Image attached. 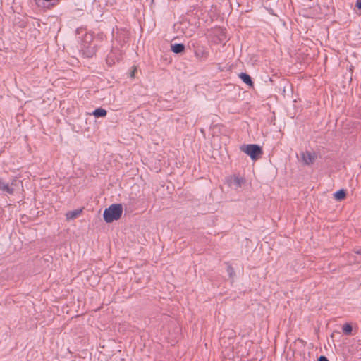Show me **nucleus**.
<instances>
[{
  "mask_svg": "<svg viewBox=\"0 0 361 361\" xmlns=\"http://www.w3.org/2000/svg\"><path fill=\"white\" fill-rule=\"evenodd\" d=\"M123 213L121 204H113L104 209L103 217L106 223H111L121 218Z\"/></svg>",
  "mask_w": 361,
  "mask_h": 361,
  "instance_id": "1",
  "label": "nucleus"
},
{
  "mask_svg": "<svg viewBox=\"0 0 361 361\" xmlns=\"http://www.w3.org/2000/svg\"><path fill=\"white\" fill-rule=\"evenodd\" d=\"M240 149L249 155L252 160L258 159L263 153L262 147L255 144L243 145Z\"/></svg>",
  "mask_w": 361,
  "mask_h": 361,
  "instance_id": "2",
  "label": "nucleus"
},
{
  "mask_svg": "<svg viewBox=\"0 0 361 361\" xmlns=\"http://www.w3.org/2000/svg\"><path fill=\"white\" fill-rule=\"evenodd\" d=\"M300 157L303 164L310 166L315 162L317 154L314 151L306 150L300 152Z\"/></svg>",
  "mask_w": 361,
  "mask_h": 361,
  "instance_id": "3",
  "label": "nucleus"
},
{
  "mask_svg": "<svg viewBox=\"0 0 361 361\" xmlns=\"http://www.w3.org/2000/svg\"><path fill=\"white\" fill-rule=\"evenodd\" d=\"M17 185V180L13 179L9 185L8 183H4L1 178H0V191L6 192L10 195H13L14 193V187Z\"/></svg>",
  "mask_w": 361,
  "mask_h": 361,
  "instance_id": "4",
  "label": "nucleus"
},
{
  "mask_svg": "<svg viewBox=\"0 0 361 361\" xmlns=\"http://www.w3.org/2000/svg\"><path fill=\"white\" fill-rule=\"evenodd\" d=\"M239 77L245 84L248 85L251 87H253L254 83L251 77L248 74L245 73H240L239 74Z\"/></svg>",
  "mask_w": 361,
  "mask_h": 361,
  "instance_id": "5",
  "label": "nucleus"
},
{
  "mask_svg": "<svg viewBox=\"0 0 361 361\" xmlns=\"http://www.w3.org/2000/svg\"><path fill=\"white\" fill-rule=\"evenodd\" d=\"M171 50L176 54H180L185 51V45L181 43L171 44Z\"/></svg>",
  "mask_w": 361,
  "mask_h": 361,
  "instance_id": "6",
  "label": "nucleus"
},
{
  "mask_svg": "<svg viewBox=\"0 0 361 361\" xmlns=\"http://www.w3.org/2000/svg\"><path fill=\"white\" fill-rule=\"evenodd\" d=\"M82 213V209H75L73 211H70L66 213V219H73L78 216Z\"/></svg>",
  "mask_w": 361,
  "mask_h": 361,
  "instance_id": "7",
  "label": "nucleus"
},
{
  "mask_svg": "<svg viewBox=\"0 0 361 361\" xmlns=\"http://www.w3.org/2000/svg\"><path fill=\"white\" fill-rule=\"evenodd\" d=\"M107 111L102 109V108H98L95 109L93 112V115L96 117H104L106 115Z\"/></svg>",
  "mask_w": 361,
  "mask_h": 361,
  "instance_id": "8",
  "label": "nucleus"
},
{
  "mask_svg": "<svg viewBox=\"0 0 361 361\" xmlns=\"http://www.w3.org/2000/svg\"><path fill=\"white\" fill-rule=\"evenodd\" d=\"M346 196V192L344 190L341 189L334 193V197L337 200H342Z\"/></svg>",
  "mask_w": 361,
  "mask_h": 361,
  "instance_id": "9",
  "label": "nucleus"
},
{
  "mask_svg": "<svg viewBox=\"0 0 361 361\" xmlns=\"http://www.w3.org/2000/svg\"><path fill=\"white\" fill-rule=\"evenodd\" d=\"M352 330H353L352 326L348 323H346L343 326V331L345 334H347V335L350 334L352 332Z\"/></svg>",
  "mask_w": 361,
  "mask_h": 361,
  "instance_id": "10",
  "label": "nucleus"
},
{
  "mask_svg": "<svg viewBox=\"0 0 361 361\" xmlns=\"http://www.w3.org/2000/svg\"><path fill=\"white\" fill-rule=\"evenodd\" d=\"M195 54L197 57L205 58L207 56V54L202 49H198L195 51Z\"/></svg>",
  "mask_w": 361,
  "mask_h": 361,
  "instance_id": "11",
  "label": "nucleus"
},
{
  "mask_svg": "<svg viewBox=\"0 0 361 361\" xmlns=\"http://www.w3.org/2000/svg\"><path fill=\"white\" fill-rule=\"evenodd\" d=\"M234 180L236 185L239 188L241 187L242 184H243L245 182L244 179L240 177H236Z\"/></svg>",
  "mask_w": 361,
  "mask_h": 361,
  "instance_id": "12",
  "label": "nucleus"
},
{
  "mask_svg": "<svg viewBox=\"0 0 361 361\" xmlns=\"http://www.w3.org/2000/svg\"><path fill=\"white\" fill-rule=\"evenodd\" d=\"M227 271L228 273V275L230 277H233L235 275L234 269L232 267L231 265H228L227 267Z\"/></svg>",
  "mask_w": 361,
  "mask_h": 361,
  "instance_id": "13",
  "label": "nucleus"
},
{
  "mask_svg": "<svg viewBox=\"0 0 361 361\" xmlns=\"http://www.w3.org/2000/svg\"><path fill=\"white\" fill-rule=\"evenodd\" d=\"M355 6L357 8L361 9V0H357Z\"/></svg>",
  "mask_w": 361,
  "mask_h": 361,
  "instance_id": "14",
  "label": "nucleus"
},
{
  "mask_svg": "<svg viewBox=\"0 0 361 361\" xmlns=\"http://www.w3.org/2000/svg\"><path fill=\"white\" fill-rule=\"evenodd\" d=\"M318 361H329V360L325 356H320L318 359Z\"/></svg>",
  "mask_w": 361,
  "mask_h": 361,
  "instance_id": "15",
  "label": "nucleus"
},
{
  "mask_svg": "<svg viewBox=\"0 0 361 361\" xmlns=\"http://www.w3.org/2000/svg\"><path fill=\"white\" fill-rule=\"evenodd\" d=\"M135 71H136V68H135L132 71V72H131V73H130V76H131V77H134Z\"/></svg>",
  "mask_w": 361,
  "mask_h": 361,
  "instance_id": "16",
  "label": "nucleus"
},
{
  "mask_svg": "<svg viewBox=\"0 0 361 361\" xmlns=\"http://www.w3.org/2000/svg\"><path fill=\"white\" fill-rule=\"evenodd\" d=\"M355 253H357L358 255H361V248L359 250L355 251Z\"/></svg>",
  "mask_w": 361,
  "mask_h": 361,
  "instance_id": "17",
  "label": "nucleus"
}]
</instances>
